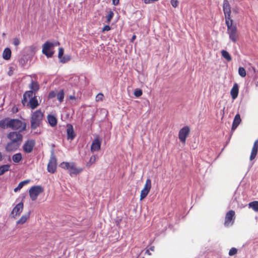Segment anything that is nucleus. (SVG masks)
<instances>
[{"mask_svg": "<svg viewBox=\"0 0 258 258\" xmlns=\"http://www.w3.org/2000/svg\"><path fill=\"white\" fill-rule=\"evenodd\" d=\"M0 128H11L21 133L26 130V123L19 119L5 117L0 120Z\"/></svg>", "mask_w": 258, "mask_h": 258, "instance_id": "1", "label": "nucleus"}, {"mask_svg": "<svg viewBox=\"0 0 258 258\" xmlns=\"http://www.w3.org/2000/svg\"><path fill=\"white\" fill-rule=\"evenodd\" d=\"M44 117V113L41 110L38 109L33 112L31 117V127L35 130L40 126Z\"/></svg>", "mask_w": 258, "mask_h": 258, "instance_id": "2", "label": "nucleus"}, {"mask_svg": "<svg viewBox=\"0 0 258 258\" xmlns=\"http://www.w3.org/2000/svg\"><path fill=\"white\" fill-rule=\"evenodd\" d=\"M60 166L64 169H67L70 172V174L72 175V174L77 175L83 171V168H77L76 166V164L74 162H63L60 164Z\"/></svg>", "mask_w": 258, "mask_h": 258, "instance_id": "3", "label": "nucleus"}, {"mask_svg": "<svg viewBox=\"0 0 258 258\" xmlns=\"http://www.w3.org/2000/svg\"><path fill=\"white\" fill-rule=\"evenodd\" d=\"M233 22L226 23L227 27V33L229 35L230 39L234 43H236L239 38V35L237 32L236 26L232 25Z\"/></svg>", "mask_w": 258, "mask_h": 258, "instance_id": "4", "label": "nucleus"}, {"mask_svg": "<svg viewBox=\"0 0 258 258\" xmlns=\"http://www.w3.org/2000/svg\"><path fill=\"white\" fill-rule=\"evenodd\" d=\"M7 138L10 141L20 145L23 141V136L19 132H11L7 134Z\"/></svg>", "mask_w": 258, "mask_h": 258, "instance_id": "5", "label": "nucleus"}, {"mask_svg": "<svg viewBox=\"0 0 258 258\" xmlns=\"http://www.w3.org/2000/svg\"><path fill=\"white\" fill-rule=\"evenodd\" d=\"M43 191L44 189L41 185L32 186L29 190V196L32 201H35L38 195Z\"/></svg>", "mask_w": 258, "mask_h": 258, "instance_id": "6", "label": "nucleus"}, {"mask_svg": "<svg viewBox=\"0 0 258 258\" xmlns=\"http://www.w3.org/2000/svg\"><path fill=\"white\" fill-rule=\"evenodd\" d=\"M223 10L225 18V23L233 22L231 18V7L228 0H224L223 3Z\"/></svg>", "mask_w": 258, "mask_h": 258, "instance_id": "7", "label": "nucleus"}, {"mask_svg": "<svg viewBox=\"0 0 258 258\" xmlns=\"http://www.w3.org/2000/svg\"><path fill=\"white\" fill-rule=\"evenodd\" d=\"M190 132V127L187 125L183 126L179 130L178 138L182 144H185L186 138L189 136Z\"/></svg>", "mask_w": 258, "mask_h": 258, "instance_id": "8", "label": "nucleus"}, {"mask_svg": "<svg viewBox=\"0 0 258 258\" xmlns=\"http://www.w3.org/2000/svg\"><path fill=\"white\" fill-rule=\"evenodd\" d=\"M152 186L151 180L148 178L145 182L144 188L141 191L140 194V200L142 201L144 199L149 193Z\"/></svg>", "mask_w": 258, "mask_h": 258, "instance_id": "9", "label": "nucleus"}, {"mask_svg": "<svg viewBox=\"0 0 258 258\" xmlns=\"http://www.w3.org/2000/svg\"><path fill=\"white\" fill-rule=\"evenodd\" d=\"M235 214V212L233 210H230L226 213L224 220V226L225 227H229L233 224Z\"/></svg>", "mask_w": 258, "mask_h": 258, "instance_id": "10", "label": "nucleus"}, {"mask_svg": "<svg viewBox=\"0 0 258 258\" xmlns=\"http://www.w3.org/2000/svg\"><path fill=\"white\" fill-rule=\"evenodd\" d=\"M24 209V204L22 201L17 204L13 208L11 212L12 217L16 219L17 216L20 215Z\"/></svg>", "mask_w": 258, "mask_h": 258, "instance_id": "11", "label": "nucleus"}, {"mask_svg": "<svg viewBox=\"0 0 258 258\" xmlns=\"http://www.w3.org/2000/svg\"><path fill=\"white\" fill-rule=\"evenodd\" d=\"M56 169V159L54 154L51 156L47 165V170L49 172L53 173Z\"/></svg>", "mask_w": 258, "mask_h": 258, "instance_id": "12", "label": "nucleus"}, {"mask_svg": "<svg viewBox=\"0 0 258 258\" xmlns=\"http://www.w3.org/2000/svg\"><path fill=\"white\" fill-rule=\"evenodd\" d=\"M54 46L53 43L47 41L43 45L42 52L48 57H51L53 55V52H49L48 50L50 48Z\"/></svg>", "mask_w": 258, "mask_h": 258, "instance_id": "13", "label": "nucleus"}, {"mask_svg": "<svg viewBox=\"0 0 258 258\" xmlns=\"http://www.w3.org/2000/svg\"><path fill=\"white\" fill-rule=\"evenodd\" d=\"M35 141L33 140H27L23 145V150L25 153H30L33 149L35 146Z\"/></svg>", "mask_w": 258, "mask_h": 258, "instance_id": "14", "label": "nucleus"}, {"mask_svg": "<svg viewBox=\"0 0 258 258\" xmlns=\"http://www.w3.org/2000/svg\"><path fill=\"white\" fill-rule=\"evenodd\" d=\"M21 145L19 143L12 142L9 141L5 147V150L8 152H12L16 151Z\"/></svg>", "mask_w": 258, "mask_h": 258, "instance_id": "15", "label": "nucleus"}, {"mask_svg": "<svg viewBox=\"0 0 258 258\" xmlns=\"http://www.w3.org/2000/svg\"><path fill=\"white\" fill-rule=\"evenodd\" d=\"M101 141L98 138H95L92 142L91 146V151L94 152L100 150L101 148Z\"/></svg>", "mask_w": 258, "mask_h": 258, "instance_id": "16", "label": "nucleus"}, {"mask_svg": "<svg viewBox=\"0 0 258 258\" xmlns=\"http://www.w3.org/2000/svg\"><path fill=\"white\" fill-rule=\"evenodd\" d=\"M67 133L68 140H73L76 137L73 126L71 124H67Z\"/></svg>", "mask_w": 258, "mask_h": 258, "instance_id": "17", "label": "nucleus"}, {"mask_svg": "<svg viewBox=\"0 0 258 258\" xmlns=\"http://www.w3.org/2000/svg\"><path fill=\"white\" fill-rule=\"evenodd\" d=\"M238 92V85L237 83H235L230 91V94L233 99H235L237 97Z\"/></svg>", "mask_w": 258, "mask_h": 258, "instance_id": "18", "label": "nucleus"}, {"mask_svg": "<svg viewBox=\"0 0 258 258\" xmlns=\"http://www.w3.org/2000/svg\"><path fill=\"white\" fill-rule=\"evenodd\" d=\"M29 103L30 107L32 109H35L39 105L37 97L35 95L30 99Z\"/></svg>", "mask_w": 258, "mask_h": 258, "instance_id": "19", "label": "nucleus"}, {"mask_svg": "<svg viewBox=\"0 0 258 258\" xmlns=\"http://www.w3.org/2000/svg\"><path fill=\"white\" fill-rule=\"evenodd\" d=\"M241 118L239 114H237L234 117L231 130L234 131L235 130L237 127L238 126V125L240 124L241 122Z\"/></svg>", "mask_w": 258, "mask_h": 258, "instance_id": "20", "label": "nucleus"}, {"mask_svg": "<svg viewBox=\"0 0 258 258\" xmlns=\"http://www.w3.org/2000/svg\"><path fill=\"white\" fill-rule=\"evenodd\" d=\"M48 123L52 127L55 126L57 123L56 118L53 115L49 114L47 116Z\"/></svg>", "mask_w": 258, "mask_h": 258, "instance_id": "21", "label": "nucleus"}, {"mask_svg": "<svg viewBox=\"0 0 258 258\" xmlns=\"http://www.w3.org/2000/svg\"><path fill=\"white\" fill-rule=\"evenodd\" d=\"M30 211L27 214L23 215L21 216V217L17 221V224H24L30 217Z\"/></svg>", "mask_w": 258, "mask_h": 258, "instance_id": "22", "label": "nucleus"}, {"mask_svg": "<svg viewBox=\"0 0 258 258\" xmlns=\"http://www.w3.org/2000/svg\"><path fill=\"white\" fill-rule=\"evenodd\" d=\"M29 88L31 89L30 91H33L34 95H35L39 89V85L37 82L32 81L29 85Z\"/></svg>", "mask_w": 258, "mask_h": 258, "instance_id": "23", "label": "nucleus"}, {"mask_svg": "<svg viewBox=\"0 0 258 258\" xmlns=\"http://www.w3.org/2000/svg\"><path fill=\"white\" fill-rule=\"evenodd\" d=\"M11 57V50L9 48L4 49L3 53V57L5 60H9Z\"/></svg>", "mask_w": 258, "mask_h": 258, "instance_id": "24", "label": "nucleus"}, {"mask_svg": "<svg viewBox=\"0 0 258 258\" xmlns=\"http://www.w3.org/2000/svg\"><path fill=\"white\" fill-rule=\"evenodd\" d=\"M11 165L9 164L3 165L0 166V175H3L10 170Z\"/></svg>", "mask_w": 258, "mask_h": 258, "instance_id": "25", "label": "nucleus"}, {"mask_svg": "<svg viewBox=\"0 0 258 258\" xmlns=\"http://www.w3.org/2000/svg\"><path fill=\"white\" fill-rule=\"evenodd\" d=\"M12 160L15 163H19L22 160V156L20 153L15 154L12 156Z\"/></svg>", "mask_w": 258, "mask_h": 258, "instance_id": "26", "label": "nucleus"}, {"mask_svg": "<svg viewBox=\"0 0 258 258\" xmlns=\"http://www.w3.org/2000/svg\"><path fill=\"white\" fill-rule=\"evenodd\" d=\"M29 182V180H24V181L20 182L19 183L17 187H16L15 188H14V191L15 192H17L18 191L20 190L23 187V186L24 185L28 183Z\"/></svg>", "mask_w": 258, "mask_h": 258, "instance_id": "27", "label": "nucleus"}, {"mask_svg": "<svg viewBox=\"0 0 258 258\" xmlns=\"http://www.w3.org/2000/svg\"><path fill=\"white\" fill-rule=\"evenodd\" d=\"M97 158V155L92 156L90 157L89 161L86 163V166L89 168L93 164L95 163Z\"/></svg>", "mask_w": 258, "mask_h": 258, "instance_id": "28", "label": "nucleus"}, {"mask_svg": "<svg viewBox=\"0 0 258 258\" xmlns=\"http://www.w3.org/2000/svg\"><path fill=\"white\" fill-rule=\"evenodd\" d=\"M222 56L225 58L227 61H230L232 60V58L229 53L226 50H223L221 51Z\"/></svg>", "mask_w": 258, "mask_h": 258, "instance_id": "29", "label": "nucleus"}, {"mask_svg": "<svg viewBox=\"0 0 258 258\" xmlns=\"http://www.w3.org/2000/svg\"><path fill=\"white\" fill-rule=\"evenodd\" d=\"M57 98L60 102L63 101L64 99V91L63 90H60L57 94H56Z\"/></svg>", "mask_w": 258, "mask_h": 258, "instance_id": "30", "label": "nucleus"}, {"mask_svg": "<svg viewBox=\"0 0 258 258\" xmlns=\"http://www.w3.org/2000/svg\"><path fill=\"white\" fill-rule=\"evenodd\" d=\"M249 206L252 208L254 211L258 212V201L250 202L249 204Z\"/></svg>", "mask_w": 258, "mask_h": 258, "instance_id": "31", "label": "nucleus"}, {"mask_svg": "<svg viewBox=\"0 0 258 258\" xmlns=\"http://www.w3.org/2000/svg\"><path fill=\"white\" fill-rule=\"evenodd\" d=\"M114 16V13L112 11H109L108 14L106 15V23H109Z\"/></svg>", "mask_w": 258, "mask_h": 258, "instance_id": "32", "label": "nucleus"}, {"mask_svg": "<svg viewBox=\"0 0 258 258\" xmlns=\"http://www.w3.org/2000/svg\"><path fill=\"white\" fill-rule=\"evenodd\" d=\"M23 95L24 96L25 98H31L34 96V93L33 92V91H31L30 90L26 91Z\"/></svg>", "mask_w": 258, "mask_h": 258, "instance_id": "33", "label": "nucleus"}, {"mask_svg": "<svg viewBox=\"0 0 258 258\" xmlns=\"http://www.w3.org/2000/svg\"><path fill=\"white\" fill-rule=\"evenodd\" d=\"M71 58V57L70 55H66L64 56H62L61 58H59L60 61L62 63H66L68 61H69Z\"/></svg>", "mask_w": 258, "mask_h": 258, "instance_id": "34", "label": "nucleus"}, {"mask_svg": "<svg viewBox=\"0 0 258 258\" xmlns=\"http://www.w3.org/2000/svg\"><path fill=\"white\" fill-rule=\"evenodd\" d=\"M238 74L241 77H245L246 74L244 68L243 67H239L238 69Z\"/></svg>", "mask_w": 258, "mask_h": 258, "instance_id": "35", "label": "nucleus"}, {"mask_svg": "<svg viewBox=\"0 0 258 258\" xmlns=\"http://www.w3.org/2000/svg\"><path fill=\"white\" fill-rule=\"evenodd\" d=\"M237 249L236 248L233 247V248H231L229 250L228 254L230 256H232V255L236 254L237 253Z\"/></svg>", "mask_w": 258, "mask_h": 258, "instance_id": "36", "label": "nucleus"}, {"mask_svg": "<svg viewBox=\"0 0 258 258\" xmlns=\"http://www.w3.org/2000/svg\"><path fill=\"white\" fill-rule=\"evenodd\" d=\"M143 92L141 89H136L134 91V95L137 97L141 96Z\"/></svg>", "mask_w": 258, "mask_h": 258, "instance_id": "37", "label": "nucleus"}, {"mask_svg": "<svg viewBox=\"0 0 258 258\" xmlns=\"http://www.w3.org/2000/svg\"><path fill=\"white\" fill-rule=\"evenodd\" d=\"M104 97V95L102 93H100L98 94L96 96V101H100L103 100Z\"/></svg>", "mask_w": 258, "mask_h": 258, "instance_id": "38", "label": "nucleus"}, {"mask_svg": "<svg viewBox=\"0 0 258 258\" xmlns=\"http://www.w3.org/2000/svg\"><path fill=\"white\" fill-rule=\"evenodd\" d=\"M170 3L173 7L176 8L178 5L179 2L178 0H171Z\"/></svg>", "mask_w": 258, "mask_h": 258, "instance_id": "39", "label": "nucleus"}, {"mask_svg": "<svg viewBox=\"0 0 258 258\" xmlns=\"http://www.w3.org/2000/svg\"><path fill=\"white\" fill-rule=\"evenodd\" d=\"M56 96V93L55 91H50L48 94V97L49 99H51L55 97Z\"/></svg>", "mask_w": 258, "mask_h": 258, "instance_id": "40", "label": "nucleus"}, {"mask_svg": "<svg viewBox=\"0 0 258 258\" xmlns=\"http://www.w3.org/2000/svg\"><path fill=\"white\" fill-rule=\"evenodd\" d=\"M63 52H64V50H63V48L60 47L58 50V57L59 59L61 58V57L63 56Z\"/></svg>", "mask_w": 258, "mask_h": 258, "instance_id": "41", "label": "nucleus"}, {"mask_svg": "<svg viewBox=\"0 0 258 258\" xmlns=\"http://www.w3.org/2000/svg\"><path fill=\"white\" fill-rule=\"evenodd\" d=\"M13 43L14 45L16 46H18L20 43V39L18 38H15L14 39Z\"/></svg>", "mask_w": 258, "mask_h": 258, "instance_id": "42", "label": "nucleus"}, {"mask_svg": "<svg viewBox=\"0 0 258 258\" xmlns=\"http://www.w3.org/2000/svg\"><path fill=\"white\" fill-rule=\"evenodd\" d=\"M110 30V27L109 25H105L102 29V31H108Z\"/></svg>", "mask_w": 258, "mask_h": 258, "instance_id": "43", "label": "nucleus"}, {"mask_svg": "<svg viewBox=\"0 0 258 258\" xmlns=\"http://www.w3.org/2000/svg\"><path fill=\"white\" fill-rule=\"evenodd\" d=\"M112 4L114 6H117L119 4V0H112Z\"/></svg>", "mask_w": 258, "mask_h": 258, "instance_id": "44", "label": "nucleus"}, {"mask_svg": "<svg viewBox=\"0 0 258 258\" xmlns=\"http://www.w3.org/2000/svg\"><path fill=\"white\" fill-rule=\"evenodd\" d=\"M13 74V68L12 67H10V70L9 71L8 73V74L9 76H12Z\"/></svg>", "mask_w": 258, "mask_h": 258, "instance_id": "45", "label": "nucleus"}, {"mask_svg": "<svg viewBox=\"0 0 258 258\" xmlns=\"http://www.w3.org/2000/svg\"><path fill=\"white\" fill-rule=\"evenodd\" d=\"M27 98H25L24 95L23 96V99L22 100V102L24 105H25V103L27 102Z\"/></svg>", "mask_w": 258, "mask_h": 258, "instance_id": "46", "label": "nucleus"}, {"mask_svg": "<svg viewBox=\"0 0 258 258\" xmlns=\"http://www.w3.org/2000/svg\"><path fill=\"white\" fill-rule=\"evenodd\" d=\"M136 39V36L135 35H134L133 36H132V38L131 39V42H133Z\"/></svg>", "mask_w": 258, "mask_h": 258, "instance_id": "47", "label": "nucleus"}, {"mask_svg": "<svg viewBox=\"0 0 258 258\" xmlns=\"http://www.w3.org/2000/svg\"><path fill=\"white\" fill-rule=\"evenodd\" d=\"M12 111L14 113H16L18 111V109L17 108H15V107H14L12 109Z\"/></svg>", "mask_w": 258, "mask_h": 258, "instance_id": "48", "label": "nucleus"}, {"mask_svg": "<svg viewBox=\"0 0 258 258\" xmlns=\"http://www.w3.org/2000/svg\"><path fill=\"white\" fill-rule=\"evenodd\" d=\"M69 99H72V100H73V99L75 100L76 98V97H75V96L70 95V96H69Z\"/></svg>", "mask_w": 258, "mask_h": 258, "instance_id": "49", "label": "nucleus"}, {"mask_svg": "<svg viewBox=\"0 0 258 258\" xmlns=\"http://www.w3.org/2000/svg\"><path fill=\"white\" fill-rule=\"evenodd\" d=\"M3 156L2 153L0 152V161L3 160Z\"/></svg>", "mask_w": 258, "mask_h": 258, "instance_id": "50", "label": "nucleus"}, {"mask_svg": "<svg viewBox=\"0 0 258 258\" xmlns=\"http://www.w3.org/2000/svg\"><path fill=\"white\" fill-rule=\"evenodd\" d=\"M146 253H147L148 255H151V253L150 252L149 249H147L146 251Z\"/></svg>", "mask_w": 258, "mask_h": 258, "instance_id": "51", "label": "nucleus"}, {"mask_svg": "<svg viewBox=\"0 0 258 258\" xmlns=\"http://www.w3.org/2000/svg\"><path fill=\"white\" fill-rule=\"evenodd\" d=\"M150 249L152 251H154V246H151L150 248Z\"/></svg>", "mask_w": 258, "mask_h": 258, "instance_id": "52", "label": "nucleus"}, {"mask_svg": "<svg viewBox=\"0 0 258 258\" xmlns=\"http://www.w3.org/2000/svg\"><path fill=\"white\" fill-rule=\"evenodd\" d=\"M55 45H59V43L58 42H57L55 43Z\"/></svg>", "mask_w": 258, "mask_h": 258, "instance_id": "53", "label": "nucleus"}, {"mask_svg": "<svg viewBox=\"0 0 258 258\" xmlns=\"http://www.w3.org/2000/svg\"><path fill=\"white\" fill-rule=\"evenodd\" d=\"M256 86H258V82H257V84H256Z\"/></svg>", "mask_w": 258, "mask_h": 258, "instance_id": "54", "label": "nucleus"}]
</instances>
